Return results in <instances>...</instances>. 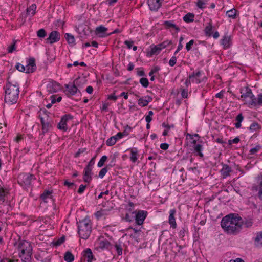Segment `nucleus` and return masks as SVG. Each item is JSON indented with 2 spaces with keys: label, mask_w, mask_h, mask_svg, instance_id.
<instances>
[{
  "label": "nucleus",
  "mask_w": 262,
  "mask_h": 262,
  "mask_svg": "<svg viewBox=\"0 0 262 262\" xmlns=\"http://www.w3.org/2000/svg\"><path fill=\"white\" fill-rule=\"evenodd\" d=\"M243 222L241 217L229 214L223 217L221 225L224 230L228 234H235L238 232Z\"/></svg>",
  "instance_id": "obj_1"
},
{
  "label": "nucleus",
  "mask_w": 262,
  "mask_h": 262,
  "mask_svg": "<svg viewBox=\"0 0 262 262\" xmlns=\"http://www.w3.org/2000/svg\"><path fill=\"white\" fill-rule=\"evenodd\" d=\"M19 94V89L17 84L8 82L6 85L5 101L10 104L16 103Z\"/></svg>",
  "instance_id": "obj_2"
},
{
  "label": "nucleus",
  "mask_w": 262,
  "mask_h": 262,
  "mask_svg": "<svg viewBox=\"0 0 262 262\" xmlns=\"http://www.w3.org/2000/svg\"><path fill=\"white\" fill-rule=\"evenodd\" d=\"M92 225L91 221L85 218L78 224V234L80 238L87 239L91 232Z\"/></svg>",
  "instance_id": "obj_3"
},
{
  "label": "nucleus",
  "mask_w": 262,
  "mask_h": 262,
  "mask_svg": "<svg viewBox=\"0 0 262 262\" xmlns=\"http://www.w3.org/2000/svg\"><path fill=\"white\" fill-rule=\"evenodd\" d=\"M18 249L20 251L19 256L21 258L29 259L32 254V247L28 241L23 240L19 242Z\"/></svg>",
  "instance_id": "obj_4"
},
{
  "label": "nucleus",
  "mask_w": 262,
  "mask_h": 262,
  "mask_svg": "<svg viewBox=\"0 0 262 262\" xmlns=\"http://www.w3.org/2000/svg\"><path fill=\"white\" fill-rule=\"evenodd\" d=\"M241 97L249 105L256 104V99L252 94L251 90L248 88H244L241 90Z\"/></svg>",
  "instance_id": "obj_5"
},
{
  "label": "nucleus",
  "mask_w": 262,
  "mask_h": 262,
  "mask_svg": "<svg viewBox=\"0 0 262 262\" xmlns=\"http://www.w3.org/2000/svg\"><path fill=\"white\" fill-rule=\"evenodd\" d=\"M33 176L29 173H21L18 176V182L21 185H29L31 184Z\"/></svg>",
  "instance_id": "obj_6"
},
{
  "label": "nucleus",
  "mask_w": 262,
  "mask_h": 262,
  "mask_svg": "<svg viewBox=\"0 0 262 262\" xmlns=\"http://www.w3.org/2000/svg\"><path fill=\"white\" fill-rule=\"evenodd\" d=\"M60 39V34L57 31H52L49 37L47 38V42L50 44H53L55 42H58Z\"/></svg>",
  "instance_id": "obj_7"
},
{
  "label": "nucleus",
  "mask_w": 262,
  "mask_h": 262,
  "mask_svg": "<svg viewBox=\"0 0 262 262\" xmlns=\"http://www.w3.org/2000/svg\"><path fill=\"white\" fill-rule=\"evenodd\" d=\"M40 121L42 125V130L43 133L48 132L51 127V121L49 117L46 116L45 117H40Z\"/></svg>",
  "instance_id": "obj_8"
},
{
  "label": "nucleus",
  "mask_w": 262,
  "mask_h": 262,
  "mask_svg": "<svg viewBox=\"0 0 262 262\" xmlns=\"http://www.w3.org/2000/svg\"><path fill=\"white\" fill-rule=\"evenodd\" d=\"M60 85L57 82L51 81L47 85V90L50 93H56L60 90Z\"/></svg>",
  "instance_id": "obj_9"
},
{
  "label": "nucleus",
  "mask_w": 262,
  "mask_h": 262,
  "mask_svg": "<svg viewBox=\"0 0 262 262\" xmlns=\"http://www.w3.org/2000/svg\"><path fill=\"white\" fill-rule=\"evenodd\" d=\"M72 117L70 115H67L63 116L58 124V128L60 130L66 131L68 129L67 122L71 119Z\"/></svg>",
  "instance_id": "obj_10"
},
{
  "label": "nucleus",
  "mask_w": 262,
  "mask_h": 262,
  "mask_svg": "<svg viewBox=\"0 0 262 262\" xmlns=\"http://www.w3.org/2000/svg\"><path fill=\"white\" fill-rule=\"evenodd\" d=\"M147 216V212L144 211H138L135 216V221L138 225H142Z\"/></svg>",
  "instance_id": "obj_11"
},
{
  "label": "nucleus",
  "mask_w": 262,
  "mask_h": 262,
  "mask_svg": "<svg viewBox=\"0 0 262 262\" xmlns=\"http://www.w3.org/2000/svg\"><path fill=\"white\" fill-rule=\"evenodd\" d=\"M162 0H147V3L151 11H157L161 6Z\"/></svg>",
  "instance_id": "obj_12"
},
{
  "label": "nucleus",
  "mask_w": 262,
  "mask_h": 262,
  "mask_svg": "<svg viewBox=\"0 0 262 262\" xmlns=\"http://www.w3.org/2000/svg\"><path fill=\"white\" fill-rule=\"evenodd\" d=\"M25 69L26 73H30L34 72L36 69L35 59L33 58H30L28 61L27 64L25 66Z\"/></svg>",
  "instance_id": "obj_13"
},
{
  "label": "nucleus",
  "mask_w": 262,
  "mask_h": 262,
  "mask_svg": "<svg viewBox=\"0 0 262 262\" xmlns=\"http://www.w3.org/2000/svg\"><path fill=\"white\" fill-rule=\"evenodd\" d=\"M66 88L67 95L69 96L74 95L77 92H79V90L77 89L76 85H75L74 82L66 84Z\"/></svg>",
  "instance_id": "obj_14"
},
{
  "label": "nucleus",
  "mask_w": 262,
  "mask_h": 262,
  "mask_svg": "<svg viewBox=\"0 0 262 262\" xmlns=\"http://www.w3.org/2000/svg\"><path fill=\"white\" fill-rule=\"evenodd\" d=\"M202 73L200 71L196 72H193L192 74L189 76V78L191 80L192 82L196 83L197 84L200 83L203 81V79H201V76Z\"/></svg>",
  "instance_id": "obj_15"
},
{
  "label": "nucleus",
  "mask_w": 262,
  "mask_h": 262,
  "mask_svg": "<svg viewBox=\"0 0 262 262\" xmlns=\"http://www.w3.org/2000/svg\"><path fill=\"white\" fill-rule=\"evenodd\" d=\"M176 213V210L175 209H171L169 211L168 223L173 228H176L177 227V223L174 217Z\"/></svg>",
  "instance_id": "obj_16"
},
{
  "label": "nucleus",
  "mask_w": 262,
  "mask_h": 262,
  "mask_svg": "<svg viewBox=\"0 0 262 262\" xmlns=\"http://www.w3.org/2000/svg\"><path fill=\"white\" fill-rule=\"evenodd\" d=\"M86 81V79L83 77H78L74 80L73 82L79 90V92H80V89L85 84Z\"/></svg>",
  "instance_id": "obj_17"
},
{
  "label": "nucleus",
  "mask_w": 262,
  "mask_h": 262,
  "mask_svg": "<svg viewBox=\"0 0 262 262\" xmlns=\"http://www.w3.org/2000/svg\"><path fill=\"white\" fill-rule=\"evenodd\" d=\"M107 31V28L101 25L96 28L95 32L99 37H103L109 35V34L106 33Z\"/></svg>",
  "instance_id": "obj_18"
},
{
  "label": "nucleus",
  "mask_w": 262,
  "mask_h": 262,
  "mask_svg": "<svg viewBox=\"0 0 262 262\" xmlns=\"http://www.w3.org/2000/svg\"><path fill=\"white\" fill-rule=\"evenodd\" d=\"M152 99L149 96L141 97L138 100V104L142 107L147 106L152 101Z\"/></svg>",
  "instance_id": "obj_19"
},
{
  "label": "nucleus",
  "mask_w": 262,
  "mask_h": 262,
  "mask_svg": "<svg viewBox=\"0 0 262 262\" xmlns=\"http://www.w3.org/2000/svg\"><path fill=\"white\" fill-rule=\"evenodd\" d=\"M92 168L87 166L84 170L83 180L85 182H89L91 180Z\"/></svg>",
  "instance_id": "obj_20"
},
{
  "label": "nucleus",
  "mask_w": 262,
  "mask_h": 262,
  "mask_svg": "<svg viewBox=\"0 0 262 262\" xmlns=\"http://www.w3.org/2000/svg\"><path fill=\"white\" fill-rule=\"evenodd\" d=\"M163 25L166 29H173L177 31H180V28L172 21H165L163 23Z\"/></svg>",
  "instance_id": "obj_21"
},
{
  "label": "nucleus",
  "mask_w": 262,
  "mask_h": 262,
  "mask_svg": "<svg viewBox=\"0 0 262 262\" xmlns=\"http://www.w3.org/2000/svg\"><path fill=\"white\" fill-rule=\"evenodd\" d=\"M83 256L86 259L88 262H92L94 259V256L91 250L89 248L86 249L83 251Z\"/></svg>",
  "instance_id": "obj_22"
},
{
  "label": "nucleus",
  "mask_w": 262,
  "mask_h": 262,
  "mask_svg": "<svg viewBox=\"0 0 262 262\" xmlns=\"http://www.w3.org/2000/svg\"><path fill=\"white\" fill-rule=\"evenodd\" d=\"M222 45L225 49H227L231 45V38L229 36L225 35L221 40Z\"/></svg>",
  "instance_id": "obj_23"
},
{
  "label": "nucleus",
  "mask_w": 262,
  "mask_h": 262,
  "mask_svg": "<svg viewBox=\"0 0 262 262\" xmlns=\"http://www.w3.org/2000/svg\"><path fill=\"white\" fill-rule=\"evenodd\" d=\"M128 231H133L134 233L131 234V236L134 238L137 241H138L139 237L140 235L141 230L140 229H137L135 228L129 227L128 229Z\"/></svg>",
  "instance_id": "obj_24"
},
{
  "label": "nucleus",
  "mask_w": 262,
  "mask_h": 262,
  "mask_svg": "<svg viewBox=\"0 0 262 262\" xmlns=\"http://www.w3.org/2000/svg\"><path fill=\"white\" fill-rule=\"evenodd\" d=\"M130 160L134 163H135L138 159V151L136 148H131Z\"/></svg>",
  "instance_id": "obj_25"
},
{
  "label": "nucleus",
  "mask_w": 262,
  "mask_h": 262,
  "mask_svg": "<svg viewBox=\"0 0 262 262\" xmlns=\"http://www.w3.org/2000/svg\"><path fill=\"white\" fill-rule=\"evenodd\" d=\"M162 49V48L160 44L154 46H151L150 47V54L151 55L158 54Z\"/></svg>",
  "instance_id": "obj_26"
},
{
  "label": "nucleus",
  "mask_w": 262,
  "mask_h": 262,
  "mask_svg": "<svg viewBox=\"0 0 262 262\" xmlns=\"http://www.w3.org/2000/svg\"><path fill=\"white\" fill-rule=\"evenodd\" d=\"M52 192L49 190H45L41 195V199L45 202H47L49 199H51Z\"/></svg>",
  "instance_id": "obj_27"
},
{
  "label": "nucleus",
  "mask_w": 262,
  "mask_h": 262,
  "mask_svg": "<svg viewBox=\"0 0 262 262\" xmlns=\"http://www.w3.org/2000/svg\"><path fill=\"white\" fill-rule=\"evenodd\" d=\"M65 38L69 45L74 46L75 44V39L73 35L70 33H66Z\"/></svg>",
  "instance_id": "obj_28"
},
{
  "label": "nucleus",
  "mask_w": 262,
  "mask_h": 262,
  "mask_svg": "<svg viewBox=\"0 0 262 262\" xmlns=\"http://www.w3.org/2000/svg\"><path fill=\"white\" fill-rule=\"evenodd\" d=\"M221 172L224 177H226L229 176L230 173L231 172V168L227 165H224L221 170Z\"/></svg>",
  "instance_id": "obj_29"
},
{
  "label": "nucleus",
  "mask_w": 262,
  "mask_h": 262,
  "mask_svg": "<svg viewBox=\"0 0 262 262\" xmlns=\"http://www.w3.org/2000/svg\"><path fill=\"white\" fill-rule=\"evenodd\" d=\"M212 24L210 22L208 23L204 29L206 35L210 36L212 33Z\"/></svg>",
  "instance_id": "obj_30"
},
{
  "label": "nucleus",
  "mask_w": 262,
  "mask_h": 262,
  "mask_svg": "<svg viewBox=\"0 0 262 262\" xmlns=\"http://www.w3.org/2000/svg\"><path fill=\"white\" fill-rule=\"evenodd\" d=\"M237 13V10L235 8H233L226 12V15L232 19H235L236 18Z\"/></svg>",
  "instance_id": "obj_31"
},
{
  "label": "nucleus",
  "mask_w": 262,
  "mask_h": 262,
  "mask_svg": "<svg viewBox=\"0 0 262 262\" xmlns=\"http://www.w3.org/2000/svg\"><path fill=\"white\" fill-rule=\"evenodd\" d=\"M194 150L196 155L199 156L200 157H203V154L202 152V146L200 144L195 145L193 147Z\"/></svg>",
  "instance_id": "obj_32"
},
{
  "label": "nucleus",
  "mask_w": 262,
  "mask_h": 262,
  "mask_svg": "<svg viewBox=\"0 0 262 262\" xmlns=\"http://www.w3.org/2000/svg\"><path fill=\"white\" fill-rule=\"evenodd\" d=\"M194 15L192 13H188L183 17V20L186 23L192 22L194 20Z\"/></svg>",
  "instance_id": "obj_33"
},
{
  "label": "nucleus",
  "mask_w": 262,
  "mask_h": 262,
  "mask_svg": "<svg viewBox=\"0 0 262 262\" xmlns=\"http://www.w3.org/2000/svg\"><path fill=\"white\" fill-rule=\"evenodd\" d=\"M36 9V6L35 4H32L29 8L27 9V12L29 15H31L33 16L35 13V10Z\"/></svg>",
  "instance_id": "obj_34"
},
{
  "label": "nucleus",
  "mask_w": 262,
  "mask_h": 262,
  "mask_svg": "<svg viewBox=\"0 0 262 262\" xmlns=\"http://www.w3.org/2000/svg\"><path fill=\"white\" fill-rule=\"evenodd\" d=\"M64 260L67 262H72L74 260V255L70 252H66L64 254Z\"/></svg>",
  "instance_id": "obj_35"
},
{
  "label": "nucleus",
  "mask_w": 262,
  "mask_h": 262,
  "mask_svg": "<svg viewBox=\"0 0 262 262\" xmlns=\"http://www.w3.org/2000/svg\"><path fill=\"white\" fill-rule=\"evenodd\" d=\"M110 245V242L106 239L100 241L99 246L101 248H108Z\"/></svg>",
  "instance_id": "obj_36"
},
{
  "label": "nucleus",
  "mask_w": 262,
  "mask_h": 262,
  "mask_svg": "<svg viewBox=\"0 0 262 262\" xmlns=\"http://www.w3.org/2000/svg\"><path fill=\"white\" fill-rule=\"evenodd\" d=\"M116 141L117 140L115 138V136H112L107 140L106 144L108 146H112L116 143Z\"/></svg>",
  "instance_id": "obj_37"
},
{
  "label": "nucleus",
  "mask_w": 262,
  "mask_h": 262,
  "mask_svg": "<svg viewBox=\"0 0 262 262\" xmlns=\"http://www.w3.org/2000/svg\"><path fill=\"white\" fill-rule=\"evenodd\" d=\"M37 35L38 37L43 38L47 35V33L44 29H40L37 31Z\"/></svg>",
  "instance_id": "obj_38"
},
{
  "label": "nucleus",
  "mask_w": 262,
  "mask_h": 262,
  "mask_svg": "<svg viewBox=\"0 0 262 262\" xmlns=\"http://www.w3.org/2000/svg\"><path fill=\"white\" fill-rule=\"evenodd\" d=\"M106 214V210H101L100 211H98L95 213V216L97 219H99L103 216H104Z\"/></svg>",
  "instance_id": "obj_39"
},
{
  "label": "nucleus",
  "mask_w": 262,
  "mask_h": 262,
  "mask_svg": "<svg viewBox=\"0 0 262 262\" xmlns=\"http://www.w3.org/2000/svg\"><path fill=\"white\" fill-rule=\"evenodd\" d=\"M258 129L259 125L255 122L252 123L249 127V130L252 132L256 131Z\"/></svg>",
  "instance_id": "obj_40"
},
{
  "label": "nucleus",
  "mask_w": 262,
  "mask_h": 262,
  "mask_svg": "<svg viewBox=\"0 0 262 262\" xmlns=\"http://www.w3.org/2000/svg\"><path fill=\"white\" fill-rule=\"evenodd\" d=\"M140 82L145 88L148 87L149 85L148 80L146 78H141L140 80Z\"/></svg>",
  "instance_id": "obj_41"
},
{
  "label": "nucleus",
  "mask_w": 262,
  "mask_h": 262,
  "mask_svg": "<svg viewBox=\"0 0 262 262\" xmlns=\"http://www.w3.org/2000/svg\"><path fill=\"white\" fill-rule=\"evenodd\" d=\"M107 159V157L106 156H103L98 163V166L99 167H102L104 163L106 162Z\"/></svg>",
  "instance_id": "obj_42"
},
{
  "label": "nucleus",
  "mask_w": 262,
  "mask_h": 262,
  "mask_svg": "<svg viewBox=\"0 0 262 262\" xmlns=\"http://www.w3.org/2000/svg\"><path fill=\"white\" fill-rule=\"evenodd\" d=\"M16 41H14L13 43L8 47V51L9 53H11L16 50Z\"/></svg>",
  "instance_id": "obj_43"
},
{
  "label": "nucleus",
  "mask_w": 262,
  "mask_h": 262,
  "mask_svg": "<svg viewBox=\"0 0 262 262\" xmlns=\"http://www.w3.org/2000/svg\"><path fill=\"white\" fill-rule=\"evenodd\" d=\"M255 241L257 245L259 244L262 245V232L257 235Z\"/></svg>",
  "instance_id": "obj_44"
},
{
  "label": "nucleus",
  "mask_w": 262,
  "mask_h": 262,
  "mask_svg": "<svg viewBox=\"0 0 262 262\" xmlns=\"http://www.w3.org/2000/svg\"><path fill=\"white\" fill-rule=\"evenodd\" d=\"M132 130V128L129 127L128 125H126L124 127V130L123 132H121L123 136H127L129 133Z\"/></svg>",
  "instance_id": "obj_45"
},
{
  "label": "nucleus",
  "mask_w": 262,
  "mask_h": 262,
  "mask_svg": "<svg viewBox=\"0 0 262 262\" xmlns=\"http://www.w3.org/2000/svg\"><path fill=\"white\" fill-rule=\"evenodd\" d=\"M64 237H61L57 240L54 241L53 244L56 246H59L64 242Z\"/></svg>",
  "instance_id": "obj_46"
},
{
  "label": "nucleus",
  "mask_w": 262,
  "mask_h": 262,
  "mask_svg": "<svg viewBox=\"0 0 262 262\" xmlns=\"http://www.w3.org/2000/svg\"><path fill=\"white\" fill-rule=\"evenodd\" d=\"M107 172V169L106 167L103 168L99 173V176L101 178H103Z\"/></svg>",
  "instance_id": "obj_47"
},
{
  "label": "nucleus",
  "mask_w": 262,
  "mask_h": 262,
  "mask_svg": "<svg viewBox=\"0 0 262 262\" xmlns=\"http://www.w3.org/2000/svg\"><path fill=\"white\" fill-rule=\"evenodd\" d=\"M253 223V222L252 219H247L245 221V222L244 223V225L246 227H250L252 225Z\"/></svg>",
  "instance_id": "obj_48"
},
{
  "label": "nucleus",
  "mask_w": 262,
  "mask_h": 262,
  "mask_svg": "<svg viewBox=\"0 0 262 262\" xmlns=\"http://www.w3.org/2000/svg\"><path fill=\"white\" fill-rule=\"evenodd\" d=\"M6 192L3 189H0V201L4 202L5 201V197Z\"/></svg>",
  "instance_id": "obj_49"
},
{
  "label": "nucleus",
  "mask_w": 262,
  "mask_h": 262,
  "mask_svg": "<svg viewBox=\"0 0 262 262\" xmlns=\"http://www.w3.org/2000/svg\"><path fill=\"white\" fill-rule=\"evenodd\" d=\"M16 69H17V70H18L19 71H20V72H25V66H23V65H22L21 64L18 63L16 65Z\"/></svg>",
  "instance_id": "obj_50"
},
{
  "label": "nucleus",
  "mask_w": 262,
  "mask_h": 262,
  "mask_svg": "<svg viewBox=\"0 0 262 262\" xmlns=\"http://www.w3.org/2000/svg\"><path fill=\"white\" fill-rule=\"evenodd\" d=\"M177 62V58L176 56H172L169 61V64L171 67L174 66Z\"/></svg>",
  "instance_id": "obj_51"
},
{
  "label": "nucleus",
  "mask_w": 262,
  "mask_h": 262,
  "mask_svg": "<svg viewBox=\"0 0 262 262\" xmlns=\"http://www.w3.org/2000/svg\"><path fill=\"white\" fill-rule=\"evenodd\" d=\"M194 42V41L193 40H191L189 42H188L186 44V49L187 51H189L191 49L192 46L193 45Z\"/></svg>",
  "instance_id": "obj_52"
},
{
  "label": "nucleus",
  "mask_w": 262,
  "mask_h": 262,
  "mask_svg": "<svg viewBox=\"0 0 262 262\" xmlns=\"http://www.w3.org/2000/svg\"><path fill=\"white\" fill-rule=\"evenodd\" d=\"M205 3L203 0H198L197 2V6L200 8H203L205 7Z\"/></svg>",
  "instance_id": "obj_53"
},
{
  "label": "nucleus",
  "mask_w": 262,
  "mask_h": 262,
  "mask_svg": "<svg viewBox=\"0 0 262 262\" xmlns=\"http://www.w3.org/2000/svg\"><path fill=\"white\" fill-rule=\"evenodd\" d=\"M260 149L259 146H256L255 147L252 148L250 149V152L251 155L256 154Z\"/></svg>",
  "instance_id": "obj_54"
},
{
  "label": "nucleus",
  "mask_w": 262,
  "mask_h": 262,
  "mask_svg": "<svg viewBox=\"0 0 262 262\" xmlns=\"http://www.w3.org/2000/svg\"><path fill=\"white\" fill-rule=\"evenodd\" d=\"M170 43H171V42L170 41L166 40V41L163 42L162 43H160V45H161V47L163 49H164L165 48H166Z\"/></svg>",
  "instance_id": "obj_55"
},
{
  "label": "nucleus",
  "mask_w": 262,
  "mask_h": 262,
  "mask_svg": "<svg viewBox=\"0 0 262 262\" xmlns=\"http://www.w3.org/2000/svg\"><path fill=\"white\" fill-rule=\"evenodd\" d=\"M170 43H171V42L170 41L166 40V41L163 42L162 43H160V45H161V47L163 49H164L165 48H166Z\"/></svg>",
  "instance_id": "obj_56"
},
{
  "label": "nucleus",
  "mask_w": 262,
  "mask_h": 262,
  "mask_svg": "<svg viewBox=\"0 0 262 262\" xmlns=\"http://www.w3.org/2000/svg\"><path fill=\"white\" fill-rule=\"evenodd\" d=\"M239 141V139L238 137L235 138L233 140H229V144H231L232 143H238Z\"/></svg>",
  "instance_id": "obj_57"
},
{
  "label": "nucleus",
  "mask_w": 262,
  "mask_h": 262,
  "mask_svg": "<svg viewBox=\"0 0 262 262\" xmlns=\"http://www.w3.org/2000/svg\"><path fill=\"white\" fill-rule=\"evenodd\" d=\"M85 187H86L85 185H84L82 184L80 185L79 186V188L78 190V193H82L84 191Z\"/></svg>",
  "instance_id": "obj_58"
},
{
  "label": "nucleus",
  "mask_w": 262,
  "mask_h": 262,
  "mask_svg": "<svg viewBox=\"0 0 262 262\" xmlns=\"http://www.w3.org/2000/svg\"><path fill=\"white\" fill-rule=\"evenodd\" d=\"M181 95L183 98H186L188 96V91L185 89H183L181 93Z\"/></svg>",
  "instance_id": "obj_59"
},
{
  "label": "nucleus",
  "mask_w": 262,
  "mask_h": 262,
  "mask_svg": "<svg viewBox=\"0 0 262 262\" xmlns=\"http://www.w3.org/2000/svg\"><path fill=\"white\" fill-rule=\"evenodd\" d=\"M169 145L167 143H162L160 145V148L163 150H166L168 149Z\"/></svg>",
  "instance_id": "obj_60"
},
{
  "label": "nucleus",
  "mask_w": 262,
  "mask_h": 262,
  "mask_svg": "<svg viewBox=\"0 0 262 262\" xmlns=\"http://www.w3.org/2000/svg\"><path fill=\"white\" fill-rule=\"evenodd\" d=\"M236 120L239 122H242L243 120V116H242V114H239L236 116Z\"/></svg>",
  "instance_id": "obj_61"
},
{
  "label": "nucleus",
  "mask_w": 262,
  "mask_h": 262,
  "mask_svg": "<svg viewBox=\"0 0 262 262\" xmlns=\"http://www.w3.org/2000/svg\"><path fill=\"white\" fill-rule=\"evenodd\" d=\"M124 43L127 46L128 48L130 49L133 46V41L126 40L125 41Z\"/></svg>",
  "instance_id": "obj_62"
},
{
  "label": "nucleus",
  "mask_w": 262,
  "mask_h": 262,
  "mask_svg": "<svg viewBox=\"0 0 262 262\" xmlns=\"http://www.w3.org/2000/svg\"><path fill=\"white\" fill-rule=\"evenodd\" d=\"M257 103L259 104H262V94L258 95L257 97Z\"/></svg>",
  "instance_id": "obj_63"
},
{
  "label": "nucleus",
  "mask_w": 262,
  "mask_h": 262,
  "mask_svg": "<svg viewBox=\"0 0 262 262\" xmlns=\"http://www.w3.org/2000/svg\"><path fill=\"white\" fill-rule=\"evenodd\" d=\"M229 262H244V261L240 258H237L235 259H231Z\"/></svg>",
  "instance_id": "obj_64"
}]
</instances>
